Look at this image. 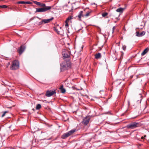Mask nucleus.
<instances>
[{
    "label": "nucleus",
    "instance_id": "nucleus-1",
    "mask_svg": "<svg viewBox=\"0 0 149 149\" xmlns=\"http://www.w3.org/2000/svg\"><path fill=\"white\" fill-rule=\"evenodd\" d=\"M70 66V64L69 62H64L60 64V70L61 72H63L67 69V68Z\"/></svg>",
    "mask_w": 149,
    "mask_h": 149
},
{
    "label": "nucleus",
    "instance_id": "nucleus-2",
    "mask_svg": "<svg viewBox=\"0 0 149 149\" xmlns=\"http://www.w3.org/2000/svg\"><path fill=\"white\" fill-rule=\"evenodd\" d=\"M76 131V129H73L70 131H69L68 132L63 134L61 136V137L63 139H65L67 137L72 134L73 133Z\"/></svg>",
    "mask_w": 149,
    "mask_h": 149
},
{
    "label": "nucleus",
    "instance_id": "nucleus-3",
    "mask_svg": "<svg viewBox=\"0 0 149 149\" xmlns=\"http://www.w3.org/2000/svg\"><path fill=\"white\" fill-rule=\"evenodd\" d=\"M19 67V64L17 61L14 60L12 63L11 66L10 67V69L12 70H15L18 69Z\"/></svg>",
    "mask_w": 149,
    "mask_h": 149
},
{
    "label": "nucleus",
    "instance_id": "nucleus-4",
    "mask_svg": "<svg viewBox=\"0 0 149 149\" xmlns=\"http://www.w3.org/2000/svg\"><path fill=\"white\" fill-rule=\"evenodd\" d=\"M140 126L139 123L136 122H132L127 125V127L129 129H133L135 128Z\"/></svg>",
    "mask_w": 149,
    "mask_h": 149
},
{
    "label": "nucleus",
    "instance_id": "nucleus-5",
    "mask_svg": "<svg viewBox=\"0 0 149 149\" xmlns=\"http://www.w3.org/2000/svg\"><path fill=\"white\" fill-rule=\"evenodd\" d=\"M51 8V7H45L44 8H38L36 9V12H45Z\"/></svg>",
    "mask_w": 149,
    "mask_h": 149
},
{
    "label": "nucleus",
    "instance_id": "nucleus-6",
    "mask_svg": "<svg viewBox=\"0 0 149 149\" xmlns=\"http://www.w3.org/2000/svg\"><path fill=\"white\" fill-rule=\"evenodd\" d=\"M62 53L63 57L65 58H68L70 56V53L69 51L65 49H63Z\"/></svg>",
    "mask_w": 149,
    "mask_h": 149
},
{
    "label": "nucleus",
    "instance_id": "nucleus-7",
    "mask_svg": "<svg viewBox=\"0 0 149 149\" xmlns=\"http://www.w3.org/2000/svg\"><path fill=\"white\" fill-rule=\"evenodd\" d=\"M56 93L55 91H47L45 95L47 97L51 96Z\"/></svg>",
    "mask_w": 149,
    "mask_h": 149
},
{
    "label": "nucleus",
    "instance_id": "nucleus-8",
    "mask_svg": "<svg viewBox=\"0 0 149 149\" xmlns=\"http://www.w3.org/2000/svg\"><path fill=\"white\" fill-rule=\"evenodd\" d=\"M90 117L89 116H86L84 119L83 121V123L85 125L87 124L89 121Z\"/></svg>",
    "mask_w": 149,
    "mask_h": 149
},
{
    "label": "nucleus",
    "instance_id": "nucleus-9",
    "mask_svg": "<svg viewBox=\"0 0 149 149\" xmlns=\"http://www.w3.org/2000/svg\"><path fill=\"white\" fill-rule=\"evenodd\" d=\"M25 49V47L23 46H21L18 50V52L19 54H21L24 52Z\"/></svg>",
    "mask_w": 149,
    "mask_h": 149
},
{
    "label": "nucleus",
    "instance_id": "nucleus-10",
    "mask_svg": "<svg viewBox=\"0 0 149 149\" xmlns=\"http://www.w3.org/2000/svg\"><path fill=\"white\" fill-rule=\"evenodd\" d=\"M145 32L143 31L140 33H139V32H137L136 33V36L138 37H141L144 36L145 34Z\"/></svg>",
    "mask_w": 149,
    "mask_h": 149
},
{
    "label": "nucleus",
    "instance_id": "nucleus-11",
    "mask_svg": "<svg viewBox=\"0 0 149 149\" xmlns=\"http://www.w3.org/2000/svg\"><path fill=\"white\" fill-rule=\"evenodd\" d=\"M53 19V18L52 17L49 19H44L42 20V22H43L45 23H48L50 21L52 20Z\"/></svg>",
    "mask_w": 149,
    "mask_h": 149
},
{
    "label": "nucleus",
    "instance_id": "nucleus-12",
    "mask_svg": "<svg viewBox=\"0 0 149 149\" xmlns=\"http://www.w3.org/2000/svg\"><path fill=\"white\" fill-rule=\"evenodd\" d=\"M18 3L21 4H31L32 3V2L30 1H21L19 2Z\"/></svg>",
    "mask_w": 149,
    "mask_h": 149
},
{
    "label": "nucleus",
    "instance_id": "nucleus-13",
    "mask_svg": "<svg viewBox=\"0 0 149 149\" xmlns=\"http://www.w3.org/2000/svg\"><path fill=\"white\" fill-rule=\"evenodd\" d=\"M59 88L62 93H65L66 90L65 89L63 88V85L61 86Z\"/></svg>",
    "mask_w": 149,
    "mask_h": 149
},
{
    "label": "nucleus",
    "instance_id": "nucleus-14",
    "mask_svg": "<svg viewBox=\"0 0 149 149\" xmlns=\"http://www.w3.org/2000/svg\"><path fill=\"white\" fill-rule=\"evenodd\" d=\"M149 50V49H148V48H146L144 50L143 52L141 53V55L143 56L144 55L146 54L147 53V52Z\"/></svg>",
    "mask_w": 149,
    "mask_h": 149
},
{
    "label": "nucleus",
    "instance_id": "nucleus-15",
    "mask_svg": "<svg viewBox=\"0 0 149 149\" xmlns=\"http://www.w3.org/2000/svg\"><path fill=\"white\" fill-rule=\"evenodd\" d=\"M81 16L84 17V15H83V11H80L79 13V15H78V17L80 19H81Z\"/></svg>",
    "mask_w": 149,
    "mask_h": 149
},
{
    "label": "nucleus",
    "instance_id": "nucleus-16",
    "mask_svg": "<svg viewBox=\"0 0 149 149\" xmlns=\"http://www.w3.org/2000/svg\"><path fill=\"white\" fill-rule=\"evenodd\" d=\"M101 54L100 53H98L95 55V58L96 59H98L100 58Z\"/></svg>",
    "mask_w": 149,
    "mask_h": 149
},
{
    "label": "nucleus",
    "instance_id": "nucleus-17",
    "mask_svg": "<svg viewBox=\"0 0 149 149\" xmlns=\"http://www.w3.org/2000/svg\"><path fill=\"white\" fill-rule=\"evenodd\" d=\"M123 8H120L117 9L116 10V11L117 12H121L123 11Z\"/></svg>",
    "mask_w": 149,
    "mask_h": 149
},
{
    "label": "nucleus",
    "instance_id": "nucleus-18",
    "mask_svg": "<svg viewBox=\"0 0 149 149\" xmlns=\"http://www.w3.org/2000/svg\"><path fill=\"white\" fill-rule=\"evenodd\" d=\"M8 112V111H4V112H2L1 113H2V114L1 115V117H3L4 116H5L6 114Z\"/></svg>",
    "mask_w": 149,
    "mask_h": 149
},
{
    "label": "nucleus",
    "instance_id": "nucleus-19",
    "mask_svg": "<svg viewBox=\"0 0 149 149\" xmlns=\"http://www.w3.org/2000/svg\"><path fill=\"white\" fill-rule=\"evenodd\" d=\"M41 108V105L40 104H38L36 107V109H39Z\"/></svg>",
    "mask_w": 149,
    "mask_h": 149
},
{
    "label": "nucleus",
    "instance_id": "nucleus-20",
    "mask_svg": "<svg viewBox=\"0 0 149 149\" xmlns=\"http://www.w3.org/2000/svg\"><path fill=\"white\" fill-rule=\"evenodd\" d=\"M34 3L40 6L41 4V3L38 2L37 1H34Z\"/></svg>",
    "mask_w": 149,
    "mask_h": 149
},
{
    "label": "nucleus",
    "instance_id": "nucleus-21",
    "mask_svg": "<svg viewBox=\"0 0 149 149\" xmlns=\"http://www.w3.org/2000/svg\"><path fill=\"white\" fill-rule=\"evenodd\" d=\"M108 15V13H105L102 14V15L103 17H105Z\"/></svg>",
    "mask_w": 149,
    "mask_h": 149
},
{
    "label": "nucleus",
    "instance_id": "nucleus-22",
    "mask_svg": "<svg viewBox=\"0 0 149 149\" xmlns=\"http://www.w3.org/2000/svg\"><path fill=\"white\" fill-rule=\"evenodd\" d=\"M72 19V17L71 16H70L68 17L66 20V21H68Z\"/></svg>",
    "mask_w": 149,
    "mask_h": 149
},
{
    "label": "nucleus",
    "instance_id": "nucleus-23",
    "mask_svg": "<svg viewBox=\"0 0 149 149\" xmlns=\"http://www.w3.org/2000/svg\"><path fill=\"white\" fill-rule=\"evenodd\" d=\"M90 13L89 12H88L86 13L84 15V16L87 17L90 14Z\"/></svg>",
    "mask_w": 149,
    "mask_h": 149
},
{
    "label": "nucleus",
    "instance_id": "nucleus-24",
    "mask_svg": "<svg viewBox=\"0 0 149 149\" xmlns=\"http://www.w3.org/2000/svg\"><path fill=\"white\" fill-rule=\"evenodd\" d=\"M0 7L3 8H6L7 7V6L5 5L0 6Z\"/></svg>",
    "mask_w": 149,
    "mask_h": 149
},
{
    "label": "nucleus",
    "instance_id": "nucleus-25",
    "mask_svg": "<svg viewBox=\"0 0 149 149\" xmlns=\"http://www.w3.org/2000/svg\"><path fill=\"white\" fill-rule=\"evenodd\" d=\"M40 6L41 7H45V4L42 3H41Z\"/></svg>",
    "mask_w": 149,
    "mask_h": 149
},
{
    "label": "nucleus",
    "instance_id": "nucleus-26",
    "mask_svg": "<svg viewBox=\"0 0 149 149\" xmlns=\"http://www.w3.org/2000/svg\"><path fill=\"white\" fill-rule=\"evenodd\" d=\"M65 23V26H68V21L66 20Z\"/></svg>",
    "mask_w": 149,
    "mask_h": 149
},
{
    "label": "nucleus",
    "instance_id": "nucleus-27",
    "mask_svg": "<svg viewBox=\"0 0 149 149\" xmlns=\"http://www.w3.org/2000/svg\"><path fill=\"white\" fill-rule=\"evenodd\" d=\"M34 76H35L34 77H32L36 80H38V77H37L35 75H34Z\"/></svg>",
    "mask_w": 149,
    "mask_h": 149
},
{
    "label": "nucleus",
    "instance_id": "nucleus-28",
    "mask_svg": "<svg viewBox=\"0 0 149 149\" xmlns=\"http://www.w3.org/2000/svg\"><path fill=\"white\" fill-rule=\"evenodd\" d=\"M122 48H123V49L124 50H125L126 49V46L125 45H123V46Z\"/></svg>",
    "mask_w": 149,
    "mask_h": 149
},
{
    "label": "nucleus",
    "instance_id": "nucleus-29",
    "mask_svg": "<svg viewBox=\"0 0 149 149\" xmlns=\"http://www.w3.org/2000/svg\"><path fill=\"white\" fill-rule=\"evenodd\" d=\"M123 52H121V56L120 58V59L122 58H123Z\"/></svg>",
    "mask_w": 149,
    "mask_h": 149
},
{
    "label": "nucleus",
    "instance_id": "nucleus-30",
    "mask_svg": "<svg viewBox=\"0 0 149 149\" xmlns=\"http://www.w3.org/2000/svg\"><path fill=\"white\" fill-rule=\"evenodd\" d=\"M115 29V27L114 26L113 28V31L112 33H113L114 31V30Z\"/></svg>",
    "mask_w": 149,
    "mask_h": 149
},
{
    "label": "nucleus",
    "instance_id": "nucleus-31",
    "mask_svg": "<svg viewBox=\"0 0 149 149\" xmlns=\"http://www.w3.org/2000/svg\"><path fill=\"white\" fill-rule=\"evenodd\" d=\"M144 139V137H143L142 136V137H141V139Z\"/></svg>",
    "mask_w": 149,
    "mask_h": 149
},
{
    "label": "nucleus",
    "instance_id": "nucleus-32",
    "mask_svg": "<svg viewBox=\"0 0 149 149\" xmlns=\"http://www.w3.org/2000/svg\"><path fill=\"white\" fill-rule=\"evenodd\" d=\"M1 141H0V144L1 143Z\"/></svg>",
    "mask_w": 149,
    "mask_h": 149
},
{
    "label": "nucleus",
    "instance_id": "nucleus-33",
    "mask_svg": "<svg viewBox=\"0 0 149 149\" xmlns=\"http://www.w3.org/2000/svg\"><path fill=\"white\" fill-rule=\"evenodd\" d=\"M130 77H131V78H132V76H131Z\"/></svg>",
    "mask_w": 149,
    "mask_h": 149
},
{
    "label": "nucleus",
    "instance_id": "nucleus-34",
    "mask_svg": "<svg viewBox=\"0 0 149 149\" xmlns=\"http://www.w3.org/2000/svg\"><path fill=\"white\" fill-rule=\"evenodd\" d=\"M144 136L145 137L146 136V135H145Z\"/></svg>",
    "mask_w": 149,
    "mask_h": 149
}]
</instances>
